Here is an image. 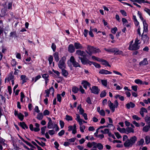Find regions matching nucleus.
<instances>
[{"mask_svg": "<svg viewBox=\"0 0 150 150\" xmlns=\"http://www.w3.org/2000/svg\"><path fill=\"white\" fill-rule=\"evenodd\" d=\"M137 140V138L135 136L131 137L129 139H127L124 144L125 147H131Z\"/></svg>", "mask_w": 150, "mask_h": 150, "instance_id": "obj_1", "label": "nucleus"}, {"mask_svg": "<svg viewBox=\"0 0 150 150\" xmlns=\"http://www.w3.org/2000/svg\"><path fill=\"white\" fill-rule=\"evenodd\" d=\"M49 121L47 123V127L49 129H55L56 131H58L59 130V128L57 125L55 123L54 121H52L51 118L50 117L48 118Z\"/></svg>", "mask_w": 150, "mask_h": 150, "instance_id": "obj_2", "label": "nucleus"}, {"mask_svg": "<svg viewBox=\"0 0 150 150\" xmlns=\"http://www.w3.org/2000/svg\"><path fill=\"white\" fill-rule=\"evenodd\" d=\"M87 50L86 52L89 55H91L92 54L99 53L100 52L99 49L97 48H94L93 46L88 45L87 47Z\"/></svg>", "mask_w": 150, "mask_h": 150, "instance_id": "obj_3", "label": "nucleus"}, {"mask_svg": "<svg viewBox=\"0 0 150 150\" xmlns=\"http://www.w3.org/2000/svg\"><path fill=\"white\" fill-rule=\"evenodd\" d=\"M108 106L112 112H114L115 110V108L117 107L118 105V103L117 100H115L113 103H111L110 100L108 101Z\"/></svg>", "mask_w": 150, "mask_h": 150, "instance_id": "obj_4", "label": "nucleus"}, {"mask_svg": "<svg viewBox=\"0 0 150 150\" xmlns=\"http://www.w3.org/2000/svg\"><path fill=\"white\" fill-rule=\"evenodd\" d=\"M139 48V46L135 43H133V41L132 40L129 43L128 49L130 50H136Z\"/></svg>", "mask_w": 150, "mask_h": 150, "instance_id": "obj_5", "label": "nucleus"}, {"mask_svg": "<svg viewBox=\"0 0 150 150\" xmlns=\"http://www.w3.org/2000/svg\"><path fill=\"white\" fill-rule=\"evenodd\" d=\"M66 58L65 57H63L59 61L58 64V66L59 68L61 69L65 68L66 64L65 63L66 61Z\"/></svg>", "mask_w": 150, "mask_h": 150, "instance_id": "obj_6", "label": "nucleus"}, {"mask_svg": "<svg viewBox=\"0 0 150 150\" xmlns=\"http://www.w3.org/2000/svg\"><path fill=\"white\" fill-rule=\"evenodd\" d=\"M90 89L91 92L95 94H98L100 91V89L98 87L96 86H93L91 88L90 87Z\"/></svg>", "mask_w": 150, "mask_h": 150, "instance_id": "obj_7", "label": "nucleus"}, {"mask_svg": "<svg viewBox=\"0 0 150 150\" xmlns=\"http://www.w3.org/2000/svg\"><path fill=\"white\" fill-rule=\"evenodd\" d=\"M70 61L74 67H81L79 64L75 61L73 56H72L71 57Z\"/></svg>", "mask_w": 150, "mask_h": 150, "instance_id": "obj_8", "label": "nucleus"}, {"mask_svg": "<svg viewBox=\"0 0 150 150\" xmlns=\"http://www.w3.org/2000/svg\"><path fill=\"white\" fill-rule=\"evenodd\" d=\"M42 77L45 80L46 86L47 85V83L49 82L50 80V77L49 75L47 74H45L42 75Z\"/></svg>", "mask_w": 150, "mask_h": 150, "instance_id": "obj_9", "label": "nucleus"}, {"mask_svg": "<svg viewBox=\"0 0 150 150\" xmlns=\"http://www.w3.org/2000/svg\"><path fill=\"white\" fill-rule=\"evenodd\" d=\"M93 143L94 145V148H97L99 150H102L103 149V146L101 143H97L94 142Z\"/></svg>", "mask_w": 150, "mask_h": 150, "instance_id": "obj_10", "label": "nucleus"}, {"mask_svg": "<svg viewBox=\"0 0 150 150\" xmlns=\"http://www.w3.org/2000/svg\"><path fill=\"white\" fill-rule=\"evenodd\" d=\"M81 84L83 85L84 88L86 89H87V86L90 87V83L86 81H82Z\"/></svg>", "mask_w": 150, "mask_h": 150, "instance_id": "obj_11", "label": "nucleus"}, {"mask_svg": "<svg viewBox=\"0 0 150 150\" xmlns=\"http://www.w3.org/2000/svg\"><path fill=\"white\" fill-rule=\"evenodd\" d=\"M76 54L79 56H81L83 57H86V54L85 52L83 51H81L80 50H78L76 51Z\"/></svg>", "mask_w": 150, "mask_h": 150, "instance_id": "obj_12", "label": "nucleus"}, {"mask_svg": "<svg viewBox=\"0 0 150 150\" xmlns=\"http://www.w3.org/2000/svg\"><path fill=\"white\" fill-rule=\"evenodd\" d=\"M99 73L102 74H112V72H110L108 70L102 69L100 70L99 71Z\"/></svg>", "mask_w": 150, "mask_h": 150, "instance_id": "obj_13", "label": "nucleus"}, {"mask_svg": "<svg viewBox=\"0 0 150 150\" xmlns=\"http://www.w3.org/2000/svg\"><path fill=\"white\" fill-rule=\"evenodd\" d=\"M68 51L71 53H73L75 51V48L74 45L72 44H70L68 47Z\"/></svg>", "mask_w": 150, "mask_h": 150, "instance_id": "obj_14", "label": "nucleus"}, {"mask_svg": "<svg viewBox=\"0 0 150 150\" xmlns=\"http://www.w3.org/2000/svg\"><path fill=\"white\" fill-rule=\"evenodd\" d=\"M76 117L75 119L76 120L79 122L80 125H82L83 124V120L80 118V116L79 114H76Z\"/></svg>", "mask_w": 150, "mask_h": 150, "instance_id": "obj_15", "label": "nucleus"}, {"mask_svg": "<svg viewBox=\"0 0 150 150\" xmlns=\"http://www.w3.org/2000/svg\"><path fill=\"white\" fill-rule=\"evenodd\" d=\"M126 107L128 109H129L130 108H133L135 106V104L132 102H130L128 103H127L126 105Z\"/></svg>", "mask_w": 150, "mask_h": 150, "instance_id": "obj_16", "label": "nucleus"}, {"mask_svg": "<svg viewBox=\"0 0 150 150\" xmlns=\"http://www.w3.org/2000/svg\"><path fill=\"white\" fill-rule=\"evenodd\" d=\"M75 48L77 49H83V47L82 45L79 42H76L74 43Z\"/></svg>", "mask_w": 150, "mask_h": 150, "instance_id": "obj_17", "label": "nucleus"}, {"mask_svg": "<svg viewBox=\"0 0 150 150\" xmlns=\"http://www.w3.org/2000/svg\"><path fill=\"white\" fill-rule=\"evenodd\" d=\"M143 23L144 25L143 32H145L146 33L148 31V25L146 23V21H143Z\"/></svg>", "mask_w": 150, "mask_h": 150, "instance_id": "obj_18", "label": "nucleus"}, {"mask_svg": "<svg viewBox=\"0 0 150 150\" xmlns=\"http://www.w3.org/2000/svg\"><path fill=\"white\" fill-rule=\"evenodd\" d=\"M20 78L21 80H22V84L26 82L28 80V77L25 75H21Z\"/></svg>", "mask_w": 150, "mask_h": 150, "instance_id": "obj_19", "label": "nucleus"}, {"mask_svg": "<svg viewBox=\"0 0 150 150\" xmlns=\"http://www.w3.org/2000/svg\"><path fill=\"white\" fill-rule=\"evenodd\" d=\"M142 39L144 43H146L148 41L149 39V37L147 36V35L144 34V35L142 34Z\"/></svg>", "mask_w": 150, "mask_h": 150, "instance_id": "obj_20", "label": "nucleus"}, {"mask_svg": "<svg viewBox=\"0 0 150 150\" xmlns=\"http://www.w3.org/2000/svg\"><path fill=\"white\" fill-rule=\"evenodd\" d=\"M131 132H134V129L131 127H127L126 128V134H128L129 133Z\"/></svg>", "mask_w": 150, "mask_h": 150, "instance_id": "obj_21", "label": "nucleus"}, {"mask_svg": "<svg viewBox=\"0 0 150 150\" xmlns=\"http://www.w3.org/2000/svg\"><path fill=\"white\" fill-rule=\"evenodd\" d=\"M85 57H79V58L81 61V62L83 64H87L88 61L86 58H84Z\"/></svg>", "mask_w": 150, "mask_h": 150, "instance_id": "obj_22", "label": "nucleus"}, {"mask_svg": "<svg viewBox=\"0 0 150 150\" xmlns=\"http://www.w3.org/2000/svg\"><path fill=\"white\" fill-rule=\"evenodd\" d=\"M147 110L145 108H142L140 109L139 113L141 116L143 117L144 116V113H147Z\"/></svg>", "mask_w": 150, "mask_h": 150, "instance_id": "obj_23", "label": "nucleus"}, {"mask_svg": "<svg viewBox=\"0 0 150 150\" xmlns=\"http://www.w3.org/2000/svg\"><path fill=\"white\" fill-rule=\"evenodd\" d=\"M61 70L62 74V75H63L64 77H67L69 74L68 71L64 69H62Z\"/></svg>", "mask_w": 150, "mask_h": 150, "instance_id": "obj_24", "label": "nucleus"}, {"mask_svg": "<svg viewBox=\"0 0 150 150\" xmlns=\"http://www.w3.org/2000/svg\"><path fill=\"white\" fill-rule=\"evenodd\" d=\"M9 36L10 37L15 38H17V37L16 32V31H13L11 32Z\"/></svg>", "mask_w": 150, "mask_h": 150, "instance_id": "obj_25", "label": "nucleus"}, {"mask_svg": "<svg viewBox=\"0 0 150 150\" xmlns=\"http://www.w3.org/2000/svg\"><path fill=\"white\" fill-rule=\"evenodd\" d=\"M53 55L55 60L57 62H58L59 60L58 53L57 52H55L54 53Z\"/></svg>", "mask_w": 150, "mask_h": 150, "instance_id": "obj_26", "label": "nucleus"}, {"mask_svg": "<svg viewBox=\"0 0 150 150\" xmlns=\"http://www.w3.org/2000/svg\"><path fill=\"white\" fill-rule=\"evenodd\" d=\"M6 13L5 9L4 8H2L1 9L0 13V16L1 17H3L4 16Z\"/></svg>", "mask_w": 150, "mask_h": 150, "instance_id": "obj_27", "label": "nucleus"}, {"mask_svg": "<svg viewBox=\"0 0 150 150\" xmlns=\"http://www.w3.org/2000/svg\"><path fill=\"white\" fill-rule=\"evenodd\" d=\"M148 64L147 59L146 58H144L143 60L141 62L139 63V65H145Z\"/></svg>", "mask_w": 150, "mask_h": 150, "instance_id": "obj_28", "label": "nucleus"}, {"mask_svg": "<svg viewBox=\"0 0 150 150\" xmlns=\"http://www.w3.org/2000/svg\"><path fill=\"white\" fill-rule=\"evenodd\" d=\"M117 130L122 133H126V129L125 128H121L119 127H118L117 128Z\"/></svg>", "mask_w": 150, "mask_h": 150, "instance_id": "obj_29", "label": "nucleus"}, {"mask_svg": "<svg viewBox=\"0 0 150 150\" xmlns=\"http://www.w3.org/2000/svg\"><path fill=\"white\" fill-rule=\"evenodd\" d=\"M79 90V88L76 86H74L72 88V91L74 93H77Z\"/></svg>", "mask_w": 150, "mask_h": 150, "instance_id": "obj_30", "label": "nucleus"}, {"mask_svg": "<svg viewBox=\"0 0 150 150\" xmlns=\"http://www.w3.org/2000/svg\"><path fill=\"white\" fill-rule=\"evenodd\" d=\"M20 126L23 129H25V128H28V127L27 126L25 123L24 122H20Z\"/></svg>", "mask_w": 150, "mask_h": 150, "instance_id": "obj_31", "label": "nucleus"}, {"mask_svg": "<svg viewBox=\"0 0 150 150\" xmlns=\"http://www.w3.org/2000/svg\"><path fill=\"white\" fill-rule=\"evenodd\" d=\"M150 128V125L148 126L146 125L142 129V130L143 132H147L149 130V129Z\"/></svg>", "mask_w": 150, "mask_h": 150, "instance_id": "obj_32", "label": "nucleus"}, {"mask_svg": "<svg viewBox=\"0 0 150 150\" xmlns=\"http://www.w3.org/2000/svg\"><path fill=\"white\" fill-rule=\"evenodd\" d=\"M36 127L35 128V132H37L40 130V125L38 123H35V124Z\"/></svg>", "mask_w": 150, "mask_h": 150, "instance_id": "obj_33", "label": "nucleus"}, {"mask_svg": "<svg viewBox=\"0 0 150 150\" xmlns=\"http://www.w3.org/2000/svg\"><path fill=\"white\" fill-rule=\"evenodd\" d=\"M41 78V76L40 75H38L35 78H32V81H34V82H36L37 80L40 79Z\"/></svg>", "mask_w": 150, "mask_h": 150, "instance_id": "obj_34", "label": "nucleus"}, {"mask_svg": "<svg viewBox=\"0 0 150 150\" xmlns=\"http://www.w3.org/2000/svg\"><path fill=\"white\" fill-rule=\"evenodd\" d=\"M101 83L105 87H107V80H101Z\"/></svg>", "mask_w": 150, "mask_h": 150, "instance_id": "obj_35", "label": "nucleus"}, {"mask_svg": "<svg viewBox=\"0 0 150 150\" xmlns=\"http://www.w3.org/2000/svg\"><path fill=\"white\" fill-rule=\"evenodd\" d=\"M115 54H116L122 55L123 54V52L122 51L116 48V50H115Z\"/></svg>", "mask_w": 150, "mask_h": 150, "instance_id": "obj_36", "label": "nucleus"}, {"mask_svg": "<svg viewBox=\"0 0 150 150\" xmlns=\"http://www.w3.org/2000/svg\"><path fill=\"white\" fill-rule=\"evenodd\" d=\"M101 62L103 65H105V66H107L108 67H110L111 66L109 64L108 62L105 60H102Z\"/></svg>", "mask_w": 150, "mask_h": 150, "instance_id": "obj_37", "label": "nucleus"}, {"mask_svg": "<svg viewBox=\"0 0 150 150\" xmlns=\"http://www.w3.org/2000/svg\"><path fill=\"white\" fill-rule=\"evenodd\" d=\"M43 115L42 113H40L37 115V118L39 120H41L43 118Z\"/></svg>", "mask_w": 150, "mask_h": 150, "instance_id": "obj_38", "label": "nucleus"}, {"mask_svg": "<svg viewBox=\"0 0 150 150\" xmlns=\"http://www.w3.org/2000/svg\"><path fill=\"white\" fill-rule=\"evenodd\" d=\"M18 117L21 121H22L23 120L24 118V115L22 114L21 113H19Z\"/></svg>", "mask_w": 150, "mask_h": 150, "instance_id": "obj_39", "label": "nucleus"}, {"mask_svg": "<svg viewBox=\"0 0 150 150\" xmlns=\"http://www.w3.org/2000/svg\"><path fill=\"white\" fill-rule=\"evenodd\" d=\"M106 94V93L105 90H103L101 92L100 94V97L103 98L105 97Z\"/></svg>", "mask_w": 150, "mask_h": 150, "instance_id": "obj_40", "label": "nucleus"}, {"mask_svg": "<svg viewBox=\"0 0 150 150\" xmlns=\"http://www.w3.org/2000/svg\"><path fill=\"white\" fill-rule=\"evenodd\" d=\"M11 64L13 66H15L17 64V62L16 61L15 59H12V60L11 61Z\"/></svg>", "mask_w": 150, "mask_h": 150, "instance_id": "obj_41", "label": "nucleus"}, {"mask_svg": "<svg viewBox=\"0 0 150 150\" xmlns=\"http://www.w3.org/2000/svg\"><path fill=\"white\" fill-rule=\"evenodd\" d=\"M146 142V144H148L150 142V137L149 136H146L145 138Z\"/></svg>", "mask_w": 150, "mask_h": 150, "instance_id": "obj_42", "label": "nucleus"}, {"mask_svg": "<svg viewBox=\"0 0 150 150\" xmlns=\"http://www.w3.org/2000/svg\"><path fill=\"white\" fill-rule=\"evenodd\" d=\"M106 127L109 128L111 130H113L115 128L114 125L112 124H108L106 126Z\"/></svg>", "mask_w": 150, "mask_h": 150, "instance_id": "obj_43", "label": "nucleus"}, {"mask_svg": "<svg viewBox=\"0 0 150 150\" xmlns=\"http://www.w3.org/2000/svg\"><path fill=\"white\" fill-rule=\"evenodd\" d=\"M80 131L82 132H84V130L86 128V127L84 125H80Z\"/></svg>", "mask_w": 150, "mask_h": 150, "instance_id": "obj_44", "label": "nucleus"}, {"mask_svg": "<svg viewBox=\"0 0 150 150\" xmlns=\"http://www.w3.org/2000/svg\"><path fill=\"white\" fill-rule=\"evenodd\" d=\"M138 15L140 19L143 22V21H144V18L142 16V13L140 12L139 11H138ZM144 21H145L144 20Z\"/></svg>", "mask_w": 150, "mask_h": 150, "instance_id": "obj_45", "label": "nucleus"}, {"mask_svg": "<svg viewBox=\"0 0 150 150\" xmlns=\"http://www.w3.org/2000/svg\"><path fill=\"white\" fill-rule=\"evenodd\" d=\"M66 119L67 121H71L73 120L72 117L68 115L66 116Z\"/></svg>", "mask_w": 150, "mask_h": 150, "instance_id": "obj_46", "label": "nucleus"}, {"mask_svg": "<svg viewBox=\"0 0 150 150\" xmlns=\"http://www.w3.org/2000/svg\"><path fill=\"white\" fill-rule=\"evenodd\" d=\"M46 128V126H44L43 127H42L41 128V133L42 134H45V129Z\"/></svg>", "mask_w": 150, "mask_h": 150, "instance_id": "obj_47", "label": "nucleus"}, {"mask_svg": "<svg viewBox=\"0 0 150 150\" xmlns=\"http://www.w3.org/2000/svg\"><path fill=\"white\" fill-rule=\"evenodd\" d=\"M50 114V112L47 110H45L43 112V115L44 116L48 115Z\"/></svg>", "mask_w": 150, "mask_h": 150, "instance_id": "obj_48", "label": "nucleus"}, {"mask_svg": "<svg viewBox=\"0 0 150 150\" xmlns=\"http://www.w3.org/2000/svg\"><path fill=\"white\" fill-rule=\"evenodd\" d=\"M25 97L24 95L23 92L21 93V102H23L24 101L23 100V99Z\"/></svg>", "mask_w": 150, "mask_h": 150, "instance_id": "obj_49", "label": "nucleus"}, {"mask_svg": "<svg viewBox=\"0 0 150 150\" xmlns=\"http://www.w3.org/2000/svg\"><path fill=\"white\" fill-rule=\"evenodd\" d=\"M14 76L12 75L10 76L7 78L8 81H11L14 80Z\"/></svg>", "mask_w": 150, "mask_h": 150, "instance_id": "obj_50", "label": "nucleus"}, {"mask_svg": "<svg viewBox=\"0 0 150 150\" xmlns=\"http://www.w3.org/2000/svg\"><path fill=\"white\" fill-rule=\"evenodd\" d=\"M79 90L82 94L85 93V90L81 86H79Z\"/></svg>", "mask_w": 150, "mask_h": 150, "instance_id": "obj_51", "label": "nucleus"}, {"mask_svg": "<svg viewBox=\"0 0 150 150\" xmlns=\"http://www.w3.org/2000/svg\"><path fill=\"white\" fill-rule=\"evenodd\" d=\"M132 118L137 121L140 120L141 119L140 117H139L137 115H133L132 116Z\"/></svg>", "mask_w": 150, "mask_h": 150, "instance_id": "obj_52", "label": "nucleus"}, {"mask_svg": "<svg viewBox=\"0 0 150 150\" xmlns=\"http://www.w3.org/2000/svg\"><path fill=\"white\" fill-rule=\"evenodd\" d=\"M117 28L115 27L111 29V32L113 34H115L116 32L117 31Z\"/></svg>", "mask_w": 150, "mask_h": 150, "instance_id": "obj_53", "label": "nucleus"}, {"mask_svg": "<svg viewBox=\"0 0 150 150\" xmlns=\"http://www.w3.org/2000/svg\"><path fill=\"white\" fill-rule=\"evenodd\" d=\"M144 142V140L143 139H141L140 140L137 142L138 145H142Z\"/></svg>", "mask_w": 150, "mask_h": 150, "instance_id": "obj_54", "label": "nucleus"}, {"mask_svg": "<svg viewBox=\"0 0 150 150\" xmlns=\"http://www.w3.org/2000/svg\"><path fill=\"white\" fill-rule=\"evenodd\" d=\"M59 124L61 128V129H62L64 125V122L62 120H60L59 121Z\"/></svg>", "mask_w": 150, "mask_h": 150, "instance_id": "obj_55", "label": "nucleus"}, {"mask_svg": "<svg viewBox=\"0 0 150 150\" xmlns=\"http://www.w3.org/2000/svg\"><path fill=\"white\" fill-rule=\"evenodd\" d=\"M91 27H90V30L89 33V35L92 37H94V35L93 33V29L91 28Z\"/></svg>", "mask_w": 150, "mask_h": 150, "instance_id": "obj_56", "label": "nucleus"}, {"mask_svg": "<svg viewBox=\"0 0 150 150\" xmlns=\"http://www.w3.org/2000/svg\"><path fill=\"white\" fill-rule=\"evenodd\" d=\"M51 48L53 52H55V51L56 48V46L55 44L53 43L52 44Z\"/></svg>", "mask_w": 150, "mask_h": 150, "instance_id": "obj_57", "label": "nucleus"}, {"mask_svg": "<svg viewBox=\"0 0 150 150\" xmlns=\"http://www.w3.org/2000/svg\"><path fill=\"white\" fill-rule=\"evenodd\" d=\"M48 133L50 135H52L55 133V131L53 129L49 130Z\"/></svg>", "mask_w": 150, "mask_h": 150, "instance_id": "obj_58", "label": "nucleus"}, {"mask_svg": "<svg viewBox=\"0 0 150 150\" xmlns=\"http://www.w3.org/2000/svg\"><path fill=\"white\" fill-rule=\"evenodd\" d=\"M53 60V57L52 56H50V57H49L48 58V61L49 62V64H52Z\"/></svg>", "mask_w": 150, "mask_h": 150, "instance_id": "obj_59", "label": "nucleus"}, {"mask_svg": "<svg viewBox=\"0 0 150 150\" xmlns=\"http://www.w3.org/2000/svg\"><path fill=\"white\" fill-rule=\"evenodd\" d=\"M100 115L103 116L105 115V113L104 111L103 110H101L99 112Z\"/></svg>", "mask_w": 150, "mask_h": 150, "instance_id": "obj_60", "label": "nucleus"}, {"mask_svg": "<svg viewBox=\"0 0 150 150\" xmlns=\"http://www.w3.org/2000/svg\"><path fill=\"white\" fill-rule=\"evenodd\" d=\"M122 20L123 25L124 26H125V23H128L127 20L125 18H122Z\"/></svg>", "mask_w": 150, "mask_h": 150, "instance_id": "obj_61", "label": "nucleus"}, {"mask_svg": "<svg viewBox=\"0 0 150 150\" xmlns=\"http://www.w3.org/2000/svg\"><path fill=\"white\" fill-rule=\"evenodd\" d=\"M120 12L124 16H127V14L126 12L124 10H120Z\"/></svg>", "mask_w": 150, "mask_h": 150, "instance_id": "obj_62", "label": "nucleus"}, {"mask_svg": "<svg viewBox=\"0 0 150 150\" xmlns=\"http://www.w3.org/2000/svg\"><path fill=\"white\" fill-rule=\"evenodd\" d=\"M144 11L150 16V9L145 8L144 9Z\"/></svg>", "mask_w": 150, "mask_h": 150, "instance_id": "obj_63", "label": "nucleus"}, {"mask_svg": "<svg viewBox=\"0 0 150 150\" xmlns=\"http://www.w3.org/2000/svg\"><path fill=\"white\" fill-rule=\"evenodd\" d=\"M145 121L148 123H150V117H145Z\"/></svg>", "mask_w": 150, "mask_h": 150, "instance_id": "obj_64", "label": "nucleus"}]
</instances>
